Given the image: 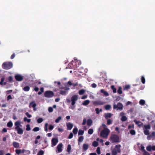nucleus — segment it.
I'll list each match as a JSON object with an SVG mask.
<instances>
[{
    "label": "nucleus",
    "mask_w": 155,
    "mask_h": 155,
    "mask_svg": "<svg viewBox=\"0 0 155 155\" xmlns=\"http://www.w3.org/2000/svg\"><path fill=\"white\" fill-rule=\"evenodd\" d=\"M78 131V129L76 127L74 128L73 130V132L74 134H76Z\"/></svg>",
    "instance_id": "7c9ffc66"
},
{
    "label": "nucleus",
    "mask_w": 155,
    "mask_h": 155,
    "mask_svg": "<svg viewBox=\"0 0 155 155\" xmlns=\"http://www.w3.org/2000/svg\"><path fill=\"white\" fill-rule=\"evenodd\" d=\"M134 128V125L133 124L131 125H129L128 126V129H130L132 128Z\"/></svg>",
    "instance_id": "680f3d73"
},
{
    "label": "nucleus",
    "mask_w": 155,
    "mask_h": 155,
    "mask_svg": "<svg viewBox=\"0 0 155 155\" xmlns=\"http://www.w3.org/2000/svg\"><path fill=\"white\" fill-rule=\"evenodd\" d=\"M84 130H79L78 132V135H82L84 133Z\"/></svg>",
    "instance_id": "2f4dec72"
},
{
    "label": "nucleus",
    "mask_w": 155,
    "mask_h": 155,
    "mask_svg": "<svg viewBox=\"0 0 155 155\" xmlns=\"http://www.w3.org/2000/svg\"><path fill=\"white\" fill-rule=\"evenodd\" d=\"M15 77L16 80L18 81H21L23 79V77L20 74L16 75Z\"/></svg>",
    "instance_id": "1a4fd4ad"
},
{
    "label": "nucleus",
    "mask_w": 155,
    "mask_h": 155,
    "mask_svg": "<svg viewBox=\"0 0 155 155\" xmlns=\"http://www.w3.org/2000/svg\"><path fill=\"white\" fill-rule=\"evenodd\" d=\"M48 125V124L47 123H45V130L46 132H47L48 131V128H47Z\"/></svg>",
    "instance_id": "6e6d98bb"
},
{
    "label": "nucleus",
    "mask_w": 155,
    "mask_h": 155,
    "mask_svg": "<svg viewBox=\"0 0 155 155\" xmlns=\"http://www.w3.org/2000/svg\"><path fill=\"white\" fill-rule=\"evenodd\" d=\"M21 150L19 149V150H15V152L18 155H19L21 153Z\"/></svg>",
    "instance_id": "864d4df0"
},
{
    "label": "nucleus",
    "mask_w": 155,
    "mask_h": 155,
    "mask_svg": "<svg viewBox=\"0 0 155 155\" xmlns=\"http://www.w3.org/2000/svg\"><path fill=\"white\" fill-rule=\"evenodd\" d=\"M36 104L35 103L34 101H33L31 102L30 103L29 105V107L30 108H31V107H32L33 108V110L34 111H35L36 110Z\"/></svg>",
    "instance_id": "6e6552de"
},
{
    "label": "nucleus",
    "mask_w": 155,
    "mask_h": 155,
    "mask_svg": "<svg viewBox=\"0 0 155 155\" xmlns=\"http://www.w3.org/2000/svg\"><path fill=\"white\" fill-rule=\"evenodd\" d=\"M67 78H64L61 80V82H59V88H61L60 87L61 83L62 84H64L65 87V90H69V86L68 84V82H67Z\"/></svg>",
    "instance_id": "f257e3e1"
},
{
    "label": "nucleus",
    "mask_w": 155,
    "mask_h": 155,
    "mask_svg": "<svg viewBox=\"0 0 155 155\" xmlns=\"http://www.w3.org/2000/svg\"><path fill=\"white\" fill-rule=\"evenodd\" d=\"M93 133V130L92 129H90L88 131V133L89 134H92Z\"/></svg>",
    "instance_id": "a18cd8bd"
},
{
    "label": "nucleus",
    "mask_w": 155,
    "mask_h": 155,
    "mask_svg": "<svg viewBox=\"0 0 155 155\" xmlns=\"http://www.w3.org/2000/svg\"><path fill=\"white\" fill-rule=\"evenodd\" d=\"M92 123V120L91 119H89L87 120V125L88 126H90Z\"/></svg>",
    "instance_id": "393cba45"
},
{
    "label": "nucleus",
    "mask_w": 155,
    "mask_h": 155,
    "mask_svg": "<svg viewBox=\"0 0 155 155\" xmlns=\"http://www.w3.org/2000/svg\"><path fill=\"white\" fill-rule=\"evenodd\" d=\"M111 89L113 90V92L114 93H116L117 92V90L115 88L114 86V85H112L111 87Z\"/></svg>",
    "instance_id": "c9c22d12"
},
{
    "label": "nucleus",
    "mask_w": 155,
    "mask_h": 155,
    "mask_svg": "<svg viewBox=\"0 0 155 155\" xmlns=\"http://www.w3.org/2000/svg\"><path fill=\"white\" fill-rule=\"evenodd\" d=\"M21 122L19 121H17L15 122V125L16 126L15 127H20V126L22 127V125H21Z\"/></svg>",
    "instance_id": "aec40b11"
},
{
    "label": "nucleus",
    "mask_w": 155,
    "mask_h": 155,
    "mask_svg": "<svg viewBox=\"0 0 155 155\" xmlns=\"http://www.w3.org/2000/svg\"><path fill=\"white\" fill-rule=\"evenodd\" d=\"M15 130H17V133L19 134H22L23 133V130L20 127H17L15 128Z\"/></svg>",
    "instance_id": "9d476101"
},
{
    "label": "nucleus",
    "mask_w": 155,
    "mask_h": 155,
    "mask_svg": "<svg viewBox=\"0 0 155 155\" xmlns=\"http://www.w3.org/2000/svg\"><path fill=\"white\" fill-rule=\"evenodd\" d=\"M100 91L101 93L103 94L105 96H107L109 95L108 93L103 89H101Z\"/></svg>",
    "instance_id": "412c9836"
},
{
    "label": "nucleus",
    "mask_w": 155,
    "mask_h": 155,
    "mask_svg": "<svg viewBox=\"0 0 155 155\" xmlns=\"http://www.w3.org/2000/svg\"><path fill=\"white\" fill-rule=\"evenodd\" d=\"M26 130L27 131H29L31 130V127L29 124H28L26 126Z\"/></svg>",
    "instance_id": "49530a36"
},
{
    "label": "nucleus",
    "mask_w": 155,
    "mask_h": 155,
    "mask_svg": "<svg viewBox=\"0 0 155 155\" xmlns=\"http://www.w3.org/2000/svg\"><path fill=\"white\" fill-rule=\"evenodd\" d=\"M122 88L121 87H119L117 90V92L119 94H121L122 93V91L121 90Z\"/></svg>",
    "instance_id": "ea45409f"
},
{
    "label": "nucleus",
    "mask_w": 155,
    "mask_h": 155,
    "mask_svg": "<svg viewBox=\"0 0 155 155\" xmlns=\"http://www.w3.org/2000/svg\"><path fill=\"white\" fill-rule=\"evenodd\" d=\"M112 121L110 119H107V124L108 125H109L112 123Z\"/></svg>",
    "instance_id": "8fccbe9b"
},
{
    "label": "nucleus",
    "mask_w": 155,
    "mask_h": 155,
    "mask_svg": "<svg viewBox=\"0 0 155 155\" xmlns=\"http://www.w3.org/2000/svg\"><path fill=\"white\" fill-rule=\"evenodd\" d=\"M4 151L3 150H0V155H4Z\"/></svg>",
    "instance_id": "774afa93"
},
{
    "label": "nucleus",
    "mask_w": 155,
    "mask_h": 155,
    "mask_svg": "<svg viewBox=\"0 0 155 155\" xmlns=\"http://www.w3.org/2000/svg\"><path fill=\"white\" fill-rule=\"evenodd\" d=\"M84 140V137L83 136L80 137L78 139V142H82Z\"/></svg>",
    "instance_id": "4c0bfd02"
},
{
    "label": "nucleus",
    "mask_w": 155,
    "mask_h": 155,
    "mask_svg": "<svg viewBox=\"0 0 155 155\" xmlns=\"http://www.w3.org/2000/svg\"><path fill=\"white\" fill-rule=\"evenodd\" d=\"M105 108L106 110H109L111 108V106L110 105H107L105 106Z\"/></svg>",
    "instance_id": "e433bc0d"
},
{
    "label": "nucleus",
    "mask_w": 155,
    "mask_h": 155,
    "mask_svg": "<svg viewBox=\"0 0 155 155\" xmlns=\"http://www.w3.org/2000/svg\"><path fill=\"white\" fill-rule=\"evenodd\" d=\"M92 145L94 147H97L98 146V143L97 142L94 141L93 142Z\"/></svg>",
    "instance_id": "c756f323"
},
{
    "label": "nucleus",
    "mask_w": 155,
    "mask_h": 155,
    "mask_svg": "<svg viewBox=\"0 0 155 155\" xmlns=\"http://www.w3.org/2000/svg\"><path fill=\"white\" fill-rule=\"evenodd\" d=\"M95 111H96V113L97 114H98L100 113V112H101L102 111V109H100V110H99V109L98 108H96L95 109Z\"/></svg>",
    "instance_id": "c03bdc74"
},
{
    "label": "nucleus",
    "mask_w": 155,
    "mask_h": 155,
    "mask_svg": "<svg viewBox=\"0 0 155 155\" xmlns=\"http://www.w3.org/2000/svg\"><path fill=\"white\" fill-rule=\"evenodd\" d=\"M5 80V78L4 77L1 78V81L0 82V84L2 86L5 85L7 84V83L6 82H4Z\"/></svg>",
    "instance_id": "6ab92c4d"
},
{
    "label": "nucleus",
    "mask_w": 155,
    "mask_h": 155,
    "mask_svg": "<svg viewBox=\"0 0 155 155\" xmlns=\"http://www.w3.org/2000/svg\"><path fill=\"white\" fill-rule=\"evenodd\" d=\"M71 149V146L70 144H68V145L67 151L70 153Z\"/></svg>",
    "instance_id": "a878e982"
},
{
    "label": "nucleus",
    "mask_w": 155,
    "mask_h": 155,
    "mask_svg": "<svg viewBox=\"0 0 155 155\" xmlns=\"http://www.w3.org/2000/svg\"><path fill=\"white\" fill-rule=\"evenodd\" d=\"M110 131L107 128L104 129L101 132L100 135L101 137L103 138H107L109 134Z\"/></svg>",
    "instance_id": "f03ea898"
},
{
    "label": "nucleus",
    "mask_w": 155,
    "mask_h": 155,
    "mask_svg": "<svg viewBox=\"0 0 155 155\" xmlns=\"http://www.w3.org/2000/svg\"><path fill=\"white\" fill-rule=\"evenodd\" d=\"M13 99V98L10 95H8L7 97V100L9 101L10 99Z\"/></svg>",
    "instance_id": "052dcab7"
},
{
    "label": "nucleus",
    "mask_w": 155,
    "mask_h": 155,
    "mask_svg": "<svg viewBox=\"0 0 155 155\" xmlns=\"http://www.w3.org/2000/svg\"><path fill=\"white\" fill-rule=\"evenodd\" d=\"M144 133L145 135H148L149 134V131L147 130H144Z\"/></svg>",
    "instance_id": "09e8293b"
},
{
    "label": "nucleus",
    "mask_w": 155,
    "mask_h": 155,
    "mask_svg": "<svg viewBox=\"0 0 155 155\" xmlns=\"http://www.w3.org/2000/svg\"><path fill=\"white\" fill-rule=\"evenodd\" d=\"M144 128L145 130L150 129V126L149 124L145 125L144 126Z\"/></svg>",
    "instance_id": "a19ab883"
},
{
    "label": "nucleus",
    "mask_w": 155,
    "mask_h": 155,
    "mask_svg": "<svg viewBox=\"0 0 155 155\" xmlns=\"http://www.w3.org/2000/svg\"><path fill=\"white\" fill-rule=\"evenodd\" d=\"M58 140L56 138H53L51 140L52 146L54 147L55 146L58 142Z\"/></svg>",
    "instance_id": "4468645a"
},
{
    "label": "nucleus",
    "mask_w": 155,
    "mask_h": 155,
    "mask_svg": "<svg viewBox=\"0 0 155 155\" xmlns=\"http://www.w3.org/2000/svg\"><path fill=\"white\" fill-rule=\"evenodd\" d=\"M24 121H27L28 123H30L31 120L30 119H28L26 117H25L24 118Z\"/></svg>",
    "instance_id": "79ce46f5"
},
{
    "label": "nucleus",
    "mask_w": 155,
    "mask_h": 155,
    "mask_svg": "<svg viewBox=\"0 0 155 155\" xmlns=\"http://www.w3.org/2000/svg\"><path fill=\"white\" fill-rule=\"evenodd\" d=\"M13 67V64L12 62H5L2 64V68L3 69L8 70L12 68Z\"/></svg>",
    "instance_id": "7ed1b4c3"
},
{
    "label": "nucleus",
    "mask_w": 155,
    "mask_h": 155,
    "mask_svg": "<svg viewBox=\"0 0 155 155\" xmlns=\"http://www.w3.org/2000/svg\"><path fill=\"white\" fill-rule=\"evenodd\" d=\"M139 103L140 105H143L145 104V101L143 100H141L140 101Z\"/></svg>",
    "instance_id": "f704fd0d"
},
{
    "label": "nucleus",
    "mask_w": 155,
    "mask_h": 155,
    "mask_svg": "<svg viewBox=\"0 0 155 155\" xmlns=\"http://www.w3.org/2000/svg\"><path fill=\"white\" fill-rule=\"evenodd\" d=\"M121 147V146L120 144L116 145L113 150H115L117 153H120L121 151L120 149Z\"/></svg>",
    "instance_id": "9b49d317"
},
{
    "label": "nucleus",
    "mask_w": 155,
    "mask_h": 155,
    "mask_svg": "<svg viewBox=\"0 0 155 155\" xmlns=\"http://www.w3.org/2000/svg\"><path fill=\"white\" fill-rule=\"evenodd\" d=\"M43 121V119L41 118H39L37 120V122L38 123H41Z\"/></svg>",
    "instance_id": "4d7b16f0"
},
{
    "label": "nucleus",
    "mask_w": 155,
    "mask_h": 155,
    "mask_svg": "<svg viewBox=\"0 0 155 155\" xmlns=\"http://www.w3.org/2000/svg\"><path fill=\"white\" fill-rule=\"evenodd\" d=\"M130 133L132 135H134L135 134L136 132L134 130H131L130 131Z\"/></svg>",
    "instance_id": "37998d69"
},
{
    "label": "nucleus",
    "mask_w": 155,
    "mask_h": 155,
    "mask_svg": "<svg viewBox=\"0 0 155 155\" xmlns=\"http://www.w3.org/2000/svg\"><path fill=\"white\" fill-rule=\"evenodd\" d=\"M73 134L72 133H71L68 137V138L71 139L73 137Z\"/></svg>",
    "instance_id": "bf43d9fd"
},
{
    "label": "nucleus",
    "mask_w": 155,
    "mask_h": 155,
    "mask_svg": "<svg viewBox=\"0 0 155 155\" xmlns=\"http://www.w3.org/2000/svg\"><path fill=\"white\" fill-rule=\"evenodd\" d=\"M68 85L69 86V87L71 86H73V87H75V86H78V84L77 82L72 83L70 81H68Z\"/></svg>",
    "instance_id": "f3484780"
},
{
    "label": "nucleus",
    "mask_w": 155,
    "mask_h": 155,
    "mask_svg": "<svg viewBox=\"0 0 155 155\" xmlns=\"http://www.w3.org/2000/svg\"><path fill=\"white\" fill-rule=\"evenodd\" d=\"M110 138L112 143H118L120 141L119 137L118 135L116 134H111Z\"/></svg>",
    "instance_id": "20e7f679"
},
{
    "label": "nucleus",
    "mask_w": 155,
    "mask_h": 155,
    "mask_svg": "<svg viewBox=\"0 0 155 155\" xmlns=\"http://www.w3.org/2000/svg\"><path fill=\"white\" fill-rule=\"evenodd\" d=\"M23 89L25 91H28L30 90V87L28 86H26L23 88Z\"/></svg>",
    "instance_id": "cd10ccee"
},
{
    "label": "nucleus",
    "mask_w": 155,
    "mask_h": 155,
    "mask_svg": "<svg viewBox=\"0 0 155 155\" xmlns=\"http://www.w3.org/2000/svg\"><path fill=\"white\" fill-rule=\"evenodd\" d=\"M130 85H127L125 86L124 87V90H128L130 89Z\"/></svg>",
    "instance_id": "473e14b6"
},
{
    "label": "nucleus",
    "mask_w": 155,
    "mask_h": 155,
    "mask_svg": "<svg viewBox=\"0 0 155 155\" xmlns=\"http://www.w3.org/2000/svg\"><path fill=\"white\" fill-rule=\"evenodd\" d=\"M13 145L15 148H18L19 147V143L16 142H13Z\"/></svg>",
    "instance_id": "5701e85b"
},
{
    "label": "nucleus",
    "mask_w": 155,
    "mask_h": 155,
    "mask_svg": "<svg viewBox=\"0 0 155 155\" xmlns=\"http://www.w3.org/2000/svg\"><path fill=\"white\" fill-rule=\"evenodd\" d=\"M13 78L12 76H9L8 77V80L10 83H12L13 81Z\"/></svg>",
    "instance_id": "de8ad7c7"
},
{
    "label": "nucleus",
    "mask_w": 155,
    "mask_h": 155,
    "mask_svg": "<svg viewBox=\"0 0 155 155\" xmlns=\"http://www.w3.org/2000/svg\"><path fill=\"white\" fill-rule=\"evenodd\" d=\"M13 126V123L11 121H9L7 124V126L9 127H11Z\"/></svg>",
    "instance_id": "c85d7f7f"
},
{
    "label": "nucleus",
    "mask_w": 155,
    "mask_h": 155,
    "mask_svg": "<svg viewBox=\"0 0 155 155\" xmlns=\"http://www.w3.org/2000/svg\"><path fill=\"white\" fill-rule=\"evenodd\" d=\"M141 81L142 83L143 84H144L145 83V78L144 77V76H141Z\"/></svg>",
    "instance_id": "72a5a7b5"
},
{
    "label": "nucleus",
    "mask_w": 155,
    "mask_h": 155,
    "mask_svg": "<svg viewBox=\"0 0 155 155\" xmlns=\"http://www.w3.org/2000/svg\"><path fill=\"white\" fill-rule=\"evenodd\" d=\"M78 96L77 95H74L71 98V105L74 106L75 104V101L78 100Z\"/></svg>",
    "instance_id": "0eeeda50"
},
{
    "label": "nucleus",
    "mask_w": 155,
    "mask_h": 155,
    "mask_svg": "<svg viewBox=\"0 0 155 155\" xmlns=\"http://www.w3.org/2000/svg\"><path fill=\"white\" fill-rule=\"evenodd\" d=\"M144 151L145 152L143 153V155H150L148 152L146 151V150H145Z\"/></svg>",
    "instance_id": "338daca9"
},
{
    "label": "nucleus",
    "mask_w": 155,
    "mask_h": 155,
    "mask_svg": "<svg viewBox=\"0 0 155 155\" xmlns=\"http://www.w3.org/2000/svg\"><path fill=\"white\" fill-rule=\"evenodd\" d=\"M124 113L121 112L120 113V116L121 117V120L122 121H125L127 120V118L126 116H124Z\"/></svg>",
    "instance_id": "f8f14e48"
},
{
    "label": "nucleus",
    "mask_w": 155,
    "mask_h": 155,
    "mask_svg": "<svg viewBox=\"0 0 155 155\" xmlns=\"http://www.w3.org/2000/svg\"><path fill=\"white\" fill-rule=\"evenodd\" d=\"M39 128L38 127H35L33 129V131L35 132H36L39 131Z\"/></svg>",
    "instance_id": "13d9d810"
},
{
    "label": "nucleus",
    "mask_w": 155,
    "mask_h": 155,
    "mask_svg": "<svg viewBox=\"0 0 155 155\" xmlns=\"http://www.w3.org/2000/svg\"><path fill=\"white\" fill-rule=\"evenodd\" d=\"M64 89V90H60V94L63 95H65L66 94V93L67 92V91H66V90H65V87H63Z\"/></svg>",
    "instance_id": "b1692460"
},
{
    "label": "nucleus",
    "mask_w": 155,
    "mask_h": 155,
    "mask_svg": "<svg viewBox=\"0 0 155 155\" xmlns=\"http://www.w3.org/2000/svg\"><path fill=\"white\" fill-rule=\"evenodd\" d=\"M48 110L49 112H52L53 111V108L51 107H49Z\"/></svg>",
    "instance_id": "0e129e2a"
},
{
    "label": "nucleus",
    "mask_w": 155,
    "mask_h": 155,
    "mask_svg": "<svg viewBox=\"0 0 155 155\" xmlns=\"http://www.w3.org/2000/svg\"><path fill=\"white\" fill-rule=\"evenodd\" d=\"M67 130H71L73 127V124L70 122L67 123Z\"/></svg>",
    "instance_id": "dca6fc26"
},
{
    "label": "nucleus",
    "mask_w": 155,
    "mask_h": 155,
    "mask_svg": "<svg viewBox=\"0 0 155 155\" xmlns=\"http://www.w3.org/2000/svg\"><path fill=\"white\" fill-rule=\"evenodd\" d=\"M113 114L110 113H107L105 114V118L106 119H107L108 118H110L112 116Z\"/></svg>",
    "instance_id": "4be33fe9"
},
{
    "label": "nucleus",
    "mask_w": 155,
    "mask_h": 155,
    "mask_svg": "<svg viewBox=\"0 0 155 155\" xmlns=\"http://www.w3.org/2000/svg\"><path fill=\"white\" fill-rule=\"evenodd\" d=\"M54 128V127L53 125H49V130H51L53 129Z\"/></svg>",
    "instance_id": "69168bd1"
},
{
    "label": "nucleus",
    "mask_w": 155,
    "mask_h": 155,
    "mask_svg": "<svg viewBox=\"0 0 155 155\" xmlns=\"http://www.w3.org/2000/svg\"><path fill=\"white\" fill-rule=\"evenodd\" d=\"M123 107V104L120 103H118L116 105L115 103L113 105V109H117V110H122Z\"/></svg>",
    "instance_id": "39448f33"
},
{
    "label": "nucleus",
    "mask_w": 155,
    "mask_h": 155,
    "mask_svg": "<svg viewBox=\"0 0 155 155\" xmlns=\"http://www.w3.org/2000/svg\"><path fill=\"white\" fill-rule=\"evenodd\" d=\"M89 145L87 144L84 143L83 145V149L84 151H85L88 148Z\"/></svg>",
    "instance_id": "a211bd4d"
},
{
    "label": "nucleus",
    "mask_w": 155,
    "mask_h": 155,
    "mask_svg": "<svg viewBox=\"0 0 155 155\" xmlns=\"http://www.w3.org/2000/svg\"><path fill=\"white\" fill-rule=\"evenodd\" d=\"M104 102L101 101H95L93 102V104L94 105H102Z\"/></svg>",
    "instance_id": "2eb2a0df"
},
{
    "label": "nucleus",
    "mask_w": 155,
    "mask_h": 155,
    "mask_svg": "<svg viewBox=\"0 0 155 155\" xmlns=\"http://www.w3.org/2000/svg\"><path fill=\"white\" fill-rule=\"evenodd\" d=\"M44 96L46 97H51L54 96V93L51 91H47L45 92Z\"/></svg>",
    "instance_id": "423d86ee"
},
{
    "label": "nucleus",
    "mask_w": 155,
    "mask_h": 155,
    "mask_svg": "<svg viewBox=\"0 0 155 155\" xmlns=\"http://www.w3.org/2000/svg\"><path fill=\"white\" fill-rule=\"evenodd\" d=\"M117 153L115 150H113L112 151V155H117Z\"/></svg>",
    "instance_id": "3c124183"
},
{
    "label": "nucleus",
    "mask_w": 155,
    "mask_h": 155,
    "mask_svg": "<svg viewBox=\"0 0 155 155\" xmlns=\"http://www.w3.org/2000/svg\"><path fill=\"white\" fill-rule=\"evenodd\" d=\"M25 115L29 118H30L31 117V115L29 114L28 112H26L25 113Z\"/></svg>",
    "instance_id": "e2e57ef3"
},
{
    "label": "nucleus",
    "mask_w": 155,
    "mask_h": 155,
    "mask_svg": "<svg viewBox=\"0 0 155 155\" xmlns=\"http://www.w3.org/2000/svg\"><path fill=\"white\" fill-rule=\"evenodd\" d=\"M85 93V91L84 89H81L79 90V94L80 95H82Z\"/></svg>",
    "instance_id": "58836bf2"
},
{
    "label": "nucleus",
    "mask_w": 155,
    "mask_h": 155,
    "mask_svg": "<svg viewBox=\"0 0 155 155\" xmlns=\"http://www.w3.org/2000/svg\"><path fill=\"white\" fill-rule=\"evenodd\" d=\"M44 153V152L42 150H40L38 153L37 155H43Z\"/></svg>",
    "instance_id": "603ef678"
},
{
    "label": "nucleus",
    "mask_w": 155,
    "mask_h": 155,
    "mask_svg": "<svg viewBox=\"0 0 155 155\" xmlns=\"http://www.w3.org/2000/svg\"><path fill=\"white\" fill-rule=\"evenodd\" d=\"M100 148L99 147H97V150H96V151H97V153L98 154H101V151H100Z\"/></svg>",
    "instance_id": "5fc2aeb1"
},
{
    "label": "nucleus",
    "mask_w": 155,
    "mask_h": 155,
    "mask_svg": "<svg viewBox=\"0 0 155 155\" xmlns=\"http://www.w3.org/2000/svg\"><path fill=\"white\" fill-rule=\"evenodd\" d=\"M146 149L149 151H150L152 150L153 151H155V146H151L150 145H149L146 147Z\"/></svg>",
    "instance_id": "ddd939ff"
},
{
    "label": "nucleus",
    "mask_w": 155,
    "mask_h": 155,
    "mask_svg": "<svg viewBox=\"0 0 155 155\" xmlns=\"http://www.w3.org/2000/svg\"><path fill=\"white\" fill-rule=\"evenodd\" d=\"M90 103V101L88 100H86L84 101L82 104L84 105H88Z\"/></svg>",
    "instance_id": "bb28decb"
}]
</instances>
